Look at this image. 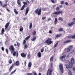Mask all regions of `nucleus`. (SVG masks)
Masks as SVG:
<instances>
[{
    "mask_svg": "<svg viewBox=\"0 0 75 75\" xmlns=\"http://www.w3.org/2000/svg\"><path fill=\"white\" fill-rule=\"evenodd\" d=\"M74 24H75V21H72L70 23H68V25L69 26H72V25H74Z\"/></svg>",
    "mask_w": 75,
    "mask_h": 75,
    "instance_id": "11",
    "label": "nucleus"
},
{
    "mask_svg": "<svg viewBox=\"0 0 75 75\" xmlns=\"http://www.w3.org/2000/svg\"><path fill=\"white\" fill-rule=\"evenodd\" d=\"M24 48L27 49V45L25 44L24 46Z\"/></svg>",
    "mask_w": 75,
    "mask_h": 75,
    "instance_id": "43",
    "label": "nucleus"
},
{
    "mask_svg": "<svg viewBox=\"0 0 75 75\" xmlns=\"http://www.w3.org/2000/svg\"><path fill=\"white\" fill-rule=\"evenodd\" d=\"M30 37H31V36H30V35H29L27 37H26V38H25V40H28V39H29V38H30Z\"/></svg>",
    "mask_w": 75,
    "mask_h": 75,
    "instance_id": "31",
    "label": "nucleus"
},
{
    "mask_svg": "<svg viewBox=\"0 0 75 75\" xmlns=\"http://www.w3.org/2000/svg\"><path fill=\"white\" fill-rule=\"evenodd\" d=\"M50 20H51V18H48V20H47L46 21H47L48 22V21H50Z\"/></svg>",
    "mask_w": 75,
    "mask_h": 75,
    "instance_id": "48",
    "label": "nucleus"
},
{
    "mask_svg": "<svg viewBox=\"0 0 75 75\" xmlns=\"http://www.w3.org/2000/svg\"><path fill=\"white\" fill-rule=\"evenodd\" d=\"M6 52L7 54H8V49H6Z\"/></svg>",
    "mask_w": 75,
    "mask_h": 75,
    "instance_id": "47",
    "label": "nucleus"
},
{
    "mask_svg": "<svg viewBox=\"0 0 75 75\" xmlns=\"http://www.w3.org/2000/svg\"><path fill=\"white\" fill-rule=\"evenodd\" d=\"M28 11H29V7H27L26 9V12H25V15L27 16V14L28 13Z\"/></svg>",
    "mask_w": 75,
    "mask_h": 75,
    "instance_id": "13",
    "label": "nucleus"
},
{
    "mask_svg": "<svg viewBox=\"0 0 75 75\" xmlns=\"http://www.w3.org/2000/svg\"><path fill=\"white\" fill-rule=\"evenodd\" d=\"M49 33L50 34H51L52 33V31L51 30H50L49 32Z\"/></svg>",
    "mask_w": 75,
    "mask_h": 75,
    "instance_id": "55",
    "label": "nucleus"
},
{
    "mask_svg": "<svg viewBox=\"0 0 75 75\" xmlns=\"http://www.w3.org/2000/svg\"><path fill=\"white\" fill-rule=\"evenodd\" d=\"M73 70L75 71V67L73 68Z\"/></svg>",
    "mask_w": 75,
    "mask_h": 75,
    "instance_id": "64",
    "label": "nucleus"
},
{
    "mask_svg": "<svg viewBox=\"0 0 75 75\" xmlns=\"http://www.w3.org/2000/svg\"><path fill=\"white\" fill-rule=\"evenodd\" d=\"M32 27H33V23H31L29 25V29H31Z\"/></svg>",
    "mask_w": 75,
    "mask_h": 75,
    "instance_id": "22",
    "label": "nucleus"
},
{
    "mask_svg": "<svg viewBox=\"0 0 75 75\" xmlns=\"http://www.w3.org/2000/svg\"><path fill=\"white\" fill-rule=\"evenodd\" d=\"M71 42V40H67L66 41H64L63 42L64 44H65V43H69Z\"/></svg>",
    "mask_w": 75,
    "mask_h": 75,
    "instance_id": "16",
    "label": "nucleus"
},
{
    "mask_svg": "<svg viewBox=\"0 0 75 75\" xmlns=\"http://www.w3.org/2000/svg\"><path fill=\"white\" fill-rule=\"evenodd\" d=\"M23 4H24L23 6H25V5H27V4H27V2H23Z\"/></svg>",
    "mask_w": 75,
    "mask_h": 75,
    "instance_id": "36",
    "label": "nucleus"
},
{
    "mask_svg": "<svg viewBox=\"0 0 75 75\" xmlns=\"http://www.w3.org/2000/svg\"><path fill=\"white\" fill-rule=\"evenodd\" d=\"M58 20H60V21H64V20H63V19L61 17H60L58 19Z\"/></svg>",
    "mask_w": 75,
    "mask_h": 75,
    "instance_id": "30",
    "label": "nucleus"
},
{
    "mask_svg": "<svg viewBox=\"0 0 75 75\" xmlns=\"http://www.w3.org/2000/svg\"><path fill=\"white\" fill-rule=\"evenodd\" d=\"M35 40H36V37L35 36L33 38H32L31 39V40L32 41H35Z\"/></svg>",
    "mask_w": 75,
    "mask_h": 75,
    "instance_id": "20",
    "label": "nucleus"
},
{
    "mask_svg": "<svg viewBox=\"0 0 75 75\" xmlns=\"http://www.w3.org/2000/svg\"><path fill=\"white\" fill-rule=\"evenodd\" d=\"M16 65V66H17L19 65V62L18 61H16L15 63V64H13L10 67L9 70V71H11L12 70V69L13 68V67H14V65Z\"/></svg>",
    "mask_w": 75,
    "mask_h": 75,
    "instance_id": "2",
    "label": "nucleus"
},
{
    "mask_svg": "<svg viewBox=\"0 0 75 75\" xmlns=\"http://www.w3.org/2000/svg\"><path fill=\"white\" fill-rule=\"evenodd\" d=\"M6 9L7 11H8V12H9V13H10V9H8L7 8V7H6Z\"/></svg>",
    "mask_w": 75,
    "mask_h": 75,
    "instance_id": "41",
    "label": "nucleus"
},
{
    "mask_svg": "<svg viewBox=\"0 0 75 75\" xmlns=\"http://www.w3.org/2000/svg\"><path fill=\"white\" fill-rule=\"evenodd\" d=\"M25 8V6H24V5H23L20 10H23Z\"/></svg>",
    "mask_w": 75,
    "mask_h": 75,
    "instance_id": "26",
    "label": "nucleus"
},
{
    "mask_svg": "<svg viewBox=\"0 0 75 75\" xmlns=\"http://www.w3.org/2000/svg\"><path fill=\"white\" fill-rule=\"evenodd\" d=\"M58 30L59 31H64V30H63V29L62 28H60Z\"/></svg>",
    "mask_w": 75,
    "mask_h": 75,
    "instance_id": "32",
    "label": "nucleus"
},
{
    "mask_svg": "<svg viewBox=\"0 0 75 75\" xmlns=\"http://www.w3.org/2000/svg\"><path fill=\"white\" fill-rule=\"evenodd\" d=\"M53 62H50V65H51V67H53V63H52Z\"/></svg>",
    "mask_w": 75,
    "mask_h": 75,
    "instance_id": "39",
    "label": "nucleus"
},
{
    "mask_svg": "<svg viewBox=\"0 0 75 75\" xmlns=\"http://www.w3.org/2000/svg\"><path fill=\"white\" fill-rule=\"evenodd\" d=\"M71 63L72 64H74L75 63V60H74V59L73 58H71Z\"/></svg>",
    "mask_w": 75,
    "mask_h": 75,
    "instance_id": "17",
    "label": "nucleus"
},
{
    "mask_svg": "<svg viewBox=\"0 0 75 75\" xmlns=\"http://www.w3.org/2000/svg\"><path fill=\"white\" fill-rule=\"evenodd\" d=\"M63 64L61 63L59 65V67L60 71H61L62 73H64V68H63Z\"/></svg>",
    "mask_w": 75,
    "mask_h": 75,
    "instance_id": "6",
    "label": "nucleus"
},
{
    "mask_svg": "<svg viewBox=\"0 0 75 75\" xmlns=\"http://www.w3.org/2000/svg\"><path fill=\"white\" fill-rule=\"evenodd\" d=\"M57 21H58V19H57V18H56L54 22V24L55 25L57 23Z\"/></svg>",
    "mask_w": 75,
    "mask_h": 75,
    "instance_id": "25",
    "label": "nucleus"
},
{
    "mask_svg": "<svg viewBox=\"0 0 75 75\" xmlns=\"http://www.w3.org/2000/svg\"><path fill=\"white\" fill-rule=\"evenodd\" d=\"M17 3L19 7H21V1L20 0H17Z\"/></svg>",
    "mask_w": 75,
    "mask_h": 75,
    "instance_id": "15",
    "label": "nucleus"
},
{
    "mask_svg": "<svg viewBox=\"0 0 75 75\" xmlns=\"http://www.w3.org/2000/svg\"><path fill=\"white\" fill-rule=\"evenodd\" d=\"M24 64L25 65H26V64H27V62H26V61L25 62Z\"/></svg>",
    "mask_w": 75,
    "mask_h": 75,
    "instance_id": "62",
    "label": "nucleus"
},
{
    "mask_svg": "<svg viewBox=\"0 0 75 75\" xmlns=\"http://www.w3.org/2000/svg\"><path fill=\"white\" fill-rule=\"evenodd\" d=\"M14 11L15 14H18V11L17 10H16V9H14Z\"/></svg>",
    "mask_w": 75,
    "mask_h": 75,
    "instance_id": "27",
    "label": "nucleus"
},
{
    "mask_svg": "<svg viewBox=\"0 0 75 75\" xmlns=\"http://www.w3.org/2000/svg\"><path fill=\"white\" fill-rule=\"evenodd\" d=\"M1 50H2V51H4V47H2Z\"/></svg>",
    "mask_w": 75,
    "mask_h": 75,
    "instance_id": "58",
    "label": "nucleus"
},
{
    "mask_svg": "<svg viewBox=\"0 0 75 75\" xmlns=\"http://www.w3.org/2000/svg\"><path fill=\"white\" fill-rule=\"evenodd\" d=\"M69 75H72V73L71 72V71H69Z\"/></svg>",
    "mask_w": 75,
    "mask_h": 75,
    "instance_id": "54",
    "label": "nucleus"
},
{
    "mask_svg": "<svg viewBox=\"0 0 75 75\" xmlns=\"http://www.w3.org/2000/svg\"><path fill=\"white\" fill-rule=\"evenodd\" d=\"M38 57H41V52H39L38 54Z\"/></svg>",
    "mask_w": 75,
    "mask_h": 75,
    "instance_id": "21",
    "label": "nucleus"
},
{
    "mask_svg": "<svg viewBox=\"0 0 75 75\" xmlns=\"http://www.w3.org/2000/svg\"><path fill=\"white\" fill-rule=\"evenodd\" d=\"M61 4L63 5L65 4V2H64V1H61Z\"/></svg>",
    "mask_w": 75,
    "mask_h": 75,
    "instance_id": "37",
    "label": "nucleus"
},
{
    "mask_svg": "<svg viewBox=\"0 0 75 75\" xmlns=\"http://www.w3.org/2000/svg\"><path fill=\"white\" fill-rule=\"evenodd\" d=\"M69 65L67 64L66 65V68L69 69V68H71L73 67V64L71 63V62H69Z\"/></svg>",
    "mask_w": 75,
    "mask_h": 75,
    "instance_id": "7",
    "label": "nucleus"
},
{
    "mask_svg": "<svg viewBox=\"0 0 75 75\" xmlns=\"http://www.w3.org/2000/svg\"><path fill=\"white\" fill-rule=\"evenodd\" d=\"M9 50L11 52V54L13 53V55L14 57L16 56V52L15 51V48L14 47V46L13 45L10 46L9 48Z\"/></svg>",
    "mask_w": 75,
    "mask_h": 75,
    "instance_id": "1",
    "label": "nucleus"
},
{
    "mask_svg": "<svg viewBox=\"0 0 75 75\" xmlns=\"http://www.w3.org/2000/svg\"><path fill=\"white\" fill-rule=\"evenodd\" d=\"M26 43V41L25 40H24L23 42V44H25Z\"/></svg>",
    "mask_w": 75,
    "mask_h": 75,
    "instance_id": "45",
    "label": "nucleus"
},
{
    "mask_svg": "<svg viewBox=\"0 0 75 75\" xmlns=\"http://www.w3.org/2000/svg\"><path fill=\"white\" fill-rule=\"evenodd\" d=\"M4 31H4V28H3L2 29L1 34V35L4 34Z\"/></svg>",
    "mask_w": 75,
    "mask_h": 75,
    "instance_id": "19",
    "label": "nucleus"
},
{
    "mask_svg": "<svg viewBox=\"0 0 75 75\" xmlns=\"http://www.w3.org/2000/svg\"><path fill=\"white\" fill-rule=\"evenodd\" d=\"M35 13L39 16H40L41 14V8H40L39 9L38 8H37L35 11Z\"/></svg>",
    "mask_w": 75,
    "mask_h": 75,
    "instance_id": "4",
    "label": "nucleus"
},
{
    "mask_svg": "<svg viewBox=\"0 0 75 75\" xmlns=\"http://www.w3.org/2000/svg\"><path fill=\"white\" fill-rule=\"evenodd\" d=\"M27 57H28V58H30V54H29L28 55Z\"/></svg>",
    "mask_w": 75,
    "mask_h": 75,
    "instance_id": "50",
    "label": "nucleus"
},
{
    "mask_svg": "<svg viewBox=\"0 0 75 75\" xmlns=\"http://www.w3.org/2000/svg\"><path fill=\"white\" fill-rule=\"evenodd\" d=\"M56 9L57 11H59V7H57L56 8Z\"/></svg>",
    "mask_w": 75,
    "mask_h": 75,
    "instance_id": "44",
    "label": "nucleus"
},
{
    "mask_svg": "<svg viewBox=\"0 0 75 75\" xmlns=\"http://www.w3.org/2000/svg\"><path fill=\"white\" fill-rule=\"evenodd\" d=\"M8 63L9 64H11L12 63V60H11V59H10L9 60Z\"/></svg>",
    "mask_w": 75,
    "mask_h": 75,
    "instance_id": "33",
    "label": "nucleus"
},
{
    "mask_svg": "<svg viewBox=\"0 0 75 75\" xmlns=\"http://www.w3.org/2000/svg\"><path fill=\"white\" fill-rule=\"evenodd\" d=\"M21 56L23 58H25L27 56V54H25L24 53H22L21 54Z\"/></svg>",
    "mask_w": 75,
    "mask_h": 75,
    "instance_id": "12",
    "label": "nucleus"
},
{
    "mask_svg": "<svg viewBox=\"0 0 75 75\" xmlns=\"http://www.w3.org/2000/svg\"><path fill=\"white\" fill-rule=\"evenodd\" d=\"M41 52H44V49H42L41 50Z\"/></svg>",
    "mask_w": 75,
    "mask_h": 75,
    "instance_id": "57",
    "label": "nucleus"
},
{
    "mask_svg": "<svg viewBox=\"0 0 75 75\" xmlns=\"http://www.w3.org/2000/svg\"><path fill=\"white\" fill-rule=\"evenodd\" d=\"M53 69L51 68H49L47 72V75H52V72Z\"/></svg>",
    "mask_w": 75,
    "mask_h": 75,
    "instance_id": "5",
    "label": "nucleus"
},
{
    "mask_svg": "<svg viewBox=\"0 0 75 75\" xmlns=\"http://www.w3.org/2000/svg\"><path fill=\"white\" fill-rule=\"evenodd\" d=\"M62 36V34H57L56 36V38H58V37H61Z\"/></svg>",
    "mask_w": 75,
    "mask_h": 75,
    "instance_id": "23",
    "label": "nucleus"
},
{
    "mask_svg": "<svg viewBox=\"0 0 75 75\" xmlns=\"http://www.w3.org/2000/svg\"><path fill=\"white\" fill-rule=\"evenodd\" d=\"M55 6L53 5L52 7V8H55Z\"/></svg>",
    "mask_w": 75,
    "mask_h": 75,
    "instance_id": "59",
    "label": "nucleus"
},
{
    "mask_svg": "<svg viewBox=\"0 0 75 75\" xmlns=\"http://www.w3.org/2000/svg\"><path fill=\"white\" fill-rule=\"evenodd\" d=\"M66 57V55L64 54L62 56L60 57V59H63V58H65Z\"/></svg>",
    "mask_w": 75,
    "mask_h": 75,
    "instance_id": "18",
    "label": "nucleus"
},
{
    "mask_svg": "<svg viewBox=\"0 0 75 75\" xmlns=\"http://www.w3.org/2000/svg\"><path fill=\"white\" fill-rule=\"evenodd\" d=\"M26 20H27V18H24L23 19V20L24 21H26Z\"/></svg>",
    "mask_w": 75,
    "mask_h": 75,
    "instance_id": "61",
    "label": "nucleus"
},
{
    "mask_svg": "<svg viewBox=\"0 0 75 75\" xmlns=\"http://www.w3.org/2000/svg\"><path fill=\"white\" fill-rule=\"evenodd\" d=\"M53 57L52 56L50 58V62H53Z\"/></svg>",
    "mask_w": 75,
    "mask_h": 75,
    "instance_id": "28",
    "label": "nucleus"
},
{
    "mask_svg": "<svg viewBox=\"0 0 75 75\" xmlns=\"http://www.w3.org/2000/svg\"><path fill=\"white\" fill-rule=\"evenodd\" d=\"M65 4L66 5V6H69V5L68 4V2H65Z\"/></svg>",
    "mask_w": 75,
    "mask_h": 75,
    "instance_id": "52",
    "label": "nucleus"
},
{
    "mask_svg": "<svg viewBox=\"0 0 75 75\" xmlns=\"http://www.w3.org/2000/svg\"><path fill=\"white\" fill-rule=\"evenodd\" d=\"M9 25H10V23L8 22L6 23L5 27V30H7V28L8 27V26H9Z\"/></svg>",
    "mask_w": 75,
    "mask_h": 75,
    "instance_id": "10",
    "label": "nucleus"
},
{
    "mask_svg": "<svg viewBox=\"0 0 75 75\" xmlns=\"http://www.w3.org/2000/svg\"><path fill=\"white\" fill-rule=\"evenodd\" d=\"M58 42H57V43L54 45V47L55 48L57 47V46L58 45Z\"/></svg>",
    "mask_w": 75,
    "mask_h": 75,
    "instance_id": "35",
    "label": "nucleus"
},
{
    "mask_svg": "<svg viewBox=\"0 0 75 75\" xmlns=\"http://www.w3.org/2000/svg\"><path fill=\"white\" fill-rule=\"evenodd\" d=\"M68 38H72V39H75V35H74L72 36L71 35L69 36L68 37Z\"/></svg>",
    "mask_w": 75,
    "mask_h": 75,
    "instance_id": "14",
    "label": "nucleus"
},
{
    "mask_svg": "<svg viewBox=\"0 0 75 75\" xmlns=\"http://www.w3.org/2000/svg\"><path fill=\"white\" fill-rule=\"evenodd\" d=\"M16 42L17 45L18 47H20V43H19L18 42Z\"/></svg>",
    "mask_w": 75,
    "mask_h": 75,
    "instance_id": "38",
    "label": "nucleus"
},
{
    "mask_svg": "<svg viewBox=\"0 0 75 75\" xmlns=\"http://www.w3.org/2000/svg\"><path fill=\"white\" fill-rule=\"evenodd\" d=\"M71 50L69 48H67V52H69V51H70Z\"/></svg>",
    "mask_w": 75,
    "mask_h": 75,
    "instance_id": "42",
    "label": "nucleus"
},
{
    "mask_svg": "<svg viewBox=\"0 0 75 75\" xmlns=\"http://www.w3.org/2000/svg\"><path fill=\"white\" fill-rule=\"evenodd\" d=\"M31 65H32V64L31 63V62H29L28 64V67H31Z\"/></svg>",
    "mask_w": 75,
    "mask_h": 75,
    "instance_id": "24",
    "label": "nucleus"
},
{
    "mask_svg": "<svg viewBox=\"0 0 75 75\" xmlns=\"http://www.w3.org/2000/svg\"><path fill=\"white\" fill-rule=\"evenodd\" d=\"M46 18V17H43L42 18V20H45Z\"/></svg>",
    "mask_w": 75,
    "mask_h": 75,
    "instance_id": "51",
    "label": "nucleus"
},
{
    "mask_svg": "<svg viewBox=\"0 0 75 75\" xmlns=\"http://www.w3.org/2000/svg\"><path fill=\"white\" fill-rule=\"evenodd\" d=\"M18 57V52H16V57Z\"/></svg>",
    "mask_w": 75,
    "mask_h": 75,
    "instance_id": "53",
    "label": "nucleus"
},
{
    "mask_svg": "<svg viewBox=\"0 0 75 75\" xmlns=\"http://www.w3.org/2000/svg\"><path fill=\"white\" fill-rule=\"evenodd\" d=\"M0 5L1 6V7H2L5 8H6V7H7L8 6L7 4H5L3 5H2V2L1 1H0Z\"/></svg>",
    "mask_w": 75,
    "mask_h": 75,
    "instance_id": "9",
    "label": "nucleus"
},
{
    "mask_svg": "<svg viewBox=\"0 0 75 75\" xmlns=\"http://www.w3.org/2000/svg\"><path fill=\"white\" fill-rule=\"evenodd\" d=\"M17 71V69H16L15 70H14L11 73V75H13L15 72H16Z\"/></svg>",
    "mask_w": 75,
    "mask_h": 75,
    "instance_id": "34",
    "label": "nucleus"
},
{
    "mask_svg": "<svg viewBox=\"0 0 75 75\" xmlns=\"http://www.w3.org/2000/svg\"><path fill=\"white\" fill-rule=\"evenodd\" d=\"M63 13L62 11H60L54 13L53 14L54 15H58V14H62Z\"/></svg>",
    "mask_w": 75,
    "mask_h": 75,
    "instance_id": "8",
    "label": "nucleus"
},
{
    "mask_svg": "<svg viewBox=\"0 0 75 75\" xmlns=\"http://www.w3.org/2000/svg\"><path fill=\"white\" fill-rule=\"evenodd\" d=\"M14 47H16V46H17V44H14Z\"/></svg>",
    "mask_w": 75,
    "mask_h": 75,
    "instance_id": "63",
    "label": "nucleus"
},
{
    "mask_svg": "<svg viewBox=\"0 0 75 75\" xmlns=\"http://www.w3.org/2000/svg\"><path fill=\"white\" fill-rule=\"evenodd\" d=\"M33 74L32 73H28L27 75H31Z\"/></svg>",
    "mask_w": 75,
    "mask_h": 75,
    "instance_id": "56",
    "label": "nucleus"
},
{
    "mask_svg": "<svg viewBox=\"0 0 75 75\" xmlns=\"http://www.w3.org/2000/svg\"><path fill=\"white\" fill-rule=\"evenodd\" d=\"M53 43V41H52V39L51 38L47 39L45 41V43L47 45H50Z\"/></svg>",
    "mask_w": 75,
    "mask_h": 75,
    "instance_id": "3",
    "label": "nucleus"
},
{
    "mask_svg": "<svg viewBox=\"0 0 75 75\" xmlns=\"http://www.w3.org/2000/svg\"><path fill=\"white\" fill-rule=\"evenodd\" d=\"M19 30L20 31H23V28H20Z\"/></svg>",
    "mask_w": 75,
    "mask_h": 75,
    "instance_id": "40",
    "label": "nucleus"
},
{
    "mask_svg": "<svg viewBox=\"0 0 75 75\" xmlns=\"http://www.w3.org/2000/svg\"><path fill=\"white\" fill-rule=\"evenodd\" d=\"M51 2L53 3H55V2H54V0H51Z\"/></svg>",
    "mask_w": 75,
    "mask_h": 75,
    "instance_id": "60",
    "label": "nucleus"
},
{
    "mask_svg": "<svg viewBox=\"0 0 75 75\" xmlns=\"http://www.w3.org/2000/svg\"><path fill=\"white\" fill-rule=\"evenodd\" d=\"M33 73L34 75H37V73L35 71L33 72Z\"/></svg>",
    "mask_w": 75,
    "mask_h": 75,
    "instance_id": "49",
    "label": "nucleus"
},
{
    "mask_svg": "<svg viewBox=\"0 0 75 75\" xmlns=\"http://www.w3.org/2000/svg\"><path fill=\"white\" fill-rule=\"evenodd\" d=\"M73 47V46H72V45H71L69 46V48L71 50V48H72Z\"/></svg>",
    "mask_w": 75,
    "mask_h": 75,
    "instance_id": "46",
    "label": "nucleus"
},
{
    "mask_svg": "<svg viewBox=\"0 0 75 75\" xmlns=\"http://www.w3.org/2000/svg\"><path fill=\"white\" fill-rule=\"evenodd\" d=\"M32 34L33 35V36H34V35H35V34H36V31H34L32 33Z\"/></svg>",
    "mask_w": 75,
    "mask_h": 75,
    "instance_id": "29",
    "label": "nucleus"
}]
</instances>
